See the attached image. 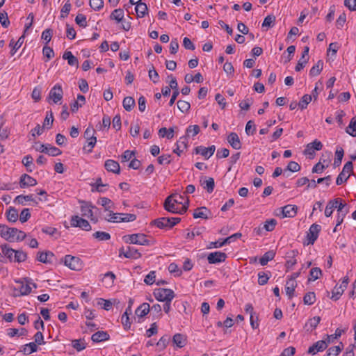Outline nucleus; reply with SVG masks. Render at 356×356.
Segmentation results:
<instances>
[{
    "label": "nucleus",
    "mask_w": 356,
    "mask_h": 356,
    "mask_svg": "<svg viewBox=\"0 0 356 356\" xmlns=\"http://www.w3.org/2000/svg\"><path fill=\"white\" fill-rule=\"evenodd\" d=\"M175 196V195H170L168 197H167L163 204L164 209L167 211L172 213L184 214V213L186 212L188 208L189 200L187 199V200L182 205V207L180 209H178L177 205L182 204L181 200L184 199V197L182 195H179V198L180 200H177L173 199Z\"/></svg>",
    "instance_id": "1"
},
{
    "label": "nucleus",
    "mask_w": 356,
    "mask_h": 356,
    "mask_svg": "<svg viewBox=\"0 0 356 356\" xmlns=\"http://www.w3.org/2000/svg\"><path fill=\"white\" fill-rule=\"evenodd\" d=\"M123 240L126 243L136 244L140 245L149 246L154 244L153 240L147 239V236L142 233L132 234L124 236Z\"/></svg>",
    "instance_id": "2"
},
{
    "label": "nucleus",
    "mask_w": 356,
    "mask_h": 356,
    "mask_svg": "<svg viewBox=\"0 0 356 356\" xmlns=\"http://www.w3.org/2000/svg\"><path fill=\"white\" fill-rule=\"evenodd\" d=\"M81 211L82 215L89 218L92 222L95 223L97 222L98 218L97 215L99 212V209L97 207L92 205L91 202L81 201Z\"/></svg>",
    "instance_id": "3"
},
{
    "label": "nucleus",
    "mask_w": 356,
    "mask_h": 356,
    "mask_svg": "<svg viewBox=\"0 0 356 356\" xmlns=\"http://www.w3.org/2000/svg\"><path fill=\"white\" fill-rule=\"evenodd\" d=\"M34 342H30L22 346V351L24 355H30L36 352L38 350L37 345H42L44 344L45 343L44 341L43 334L40 331H38L35 333L34 335Z\"/></svg>",
    "instance_id": "4"
},
{
    "label": "nucleus",
    "mask_w": 356,
    "mask_h": 356,
    "mask_svg": "<svg viewBox=\"0 0 356 356\" xmlns=\"http://www.w3.org/2000/svg\"><path fill=\"white\" fill-rule=\"evenodd\" d=\"M181 221L180 218L162 217L152 221L151 225L160 229H170Z\"/></svg>",
    "instance_id": "5"
},
{
    "label": "nucleus",
    "mask_w": 356,
    "mask_h": 356,
    "mask_svg": "<svg viewBox=\"0 0 356 356\" xmlns=\"http://www.w3.org/2000/svg\"><path fill=\"white\" fill-rule=\"evenodd\" d=\"M64 265L68 267L70 269L73 270H81L83 267V263L81 259L75 256H72L70 254L65 255L62 259Z\"/></svg>",
    "instance_id": "6"
},
{
    "label": "nucleus",
    "mask_w": 356,
    "mask_h": 356,
    "mask_svg": "<svg viewBox=\"0 0 356 356\" xmlns=\"http://www.w3.org/2000/svg\"><path fill=\"white\" fill-rule=\"evenodd\" d=\"M154 295L155 298L160 302H171L175 296L172 289L163 288L156 289Z\"/></svg>",
    "instance_id": "7"
},
{
    "label": "nucleus",
    "mask_w": 356,
    "mask_h": 356,
    "mask_svg": "<svg viewBox=\"0 0 356 356\" xmlns=\"http://www.w3.org/2000/svg\"><path fill=\"white\" fill-rule=\"evenodd\" d=\"M353 172V164L352 161H348L343 166L342 171L338 175L336 184L341 185L349 178L351 173Z\"/></svg>",
    "instance_id": "8"
},
{
    "label": "nucleus",
    "mask_w": 356,
    "mask_h": 356,
    "mask_svg": "<svg viewBox=\"0 0 356 356\" xmlns=\"http://www.w3.org/2000/svg\"><path fill=\"white\" fill-rule=\"evenodd\" d=\"M242 234L239 232L235 233L225 239H219L218 241L211 242L209 245L207 246L208 249L211 248H219L222 247L223 245L226 244H229L230 243L234 241L237 238H241Z\"/></svg>",
    "instance_id": "9"
},
{
    "label": "nucleus",
    "mask_w": 356,
    "mask_h": 356,
    "mask_svg": "<svg viewBox=\"0 0 356 356\" xmlns=\"http://www.w3.org/2000/svg\"><path fill=\"white\" fill-rule=\"evenodd\" d=\"M321 230V227L319 225L312 224L307 234V242H304V245H313L318 238Z\"/></svg>",
    "instance_id": "10"
},
{
    "label": "nucleus",
    "mask_w": 356,
    "mask_h": 356,
    "mask_svg": "<svg viewBox=\"0 0 356 356\" xmlns=\"http://www.w3.org/2000/svg\"><path fill=\"white\" fill-rule=\"evenodd\" d=\"M16 282L19 284V286L13 288V296H26L31 293V288L28 282L24 284L22 281L17 280Z\"/></svg>",
    "instance_id": "11"
},
{
    "label": "nucleus",
    "mask_w": 356,
    "mask_h": 356,
    "mask_svg": "<svg viewBox=\"0 0 356 356\" xmlns=\"http://www.w3.org/2000/svg\"><path fill=\"white\" fill-rule=\"evenodd\" d=\"M70 222L72 227H79L86 231L91 230V226L88 221L78 216H72Z\"/></svg>",
    "instance_id": "12"
},
{
    "label": "nucleus",
    "mask_w": 356,
    "mask_h": 356,
    "mask_svg": "<svg viewBox=\"0 0 356 356\" xmlns=\"http://www.w3.org/2000/svg\"><path fill=\"white\" fill-rule=\"evenodd\" d=\"M329 344L330 341H327L326 339L318 341L309 348L307 353L309 354L315 355L318 352H322L325 350Z\"/></svg>",
    "instance_id": "13"
},
{
    "label": "nucleus",
    "mask_w": 356,
    "mask_h": 356,
    "mask_svg": "<svg viewBox=\"0 0 356 356\" xmlns=\"http://www.w3.org/2000/svg\"><path fill=\"white\" fill-rule=\"evenodd\" d=\"M63 89L59 84L55 85L50 90L49 99H51L54 104H57L63 98Z\"/></svg>",
    "instance_id": "14"
},
{
    "label": "nucleus",
    "mask_w": 356,
    "mask_h": 356,
    "mask_svg": "<svg viewBox=\"0 0 356 356\" xmlns=\"http://www.w3.org/2000/svg\"><path fill=\"white\" fill-rule=\"evenodd\" d=\"M227 257V256L225 252H214L208 254L207 261L210 264H216L224 262Z\"/></svg>",
    "instance_id": "15"
},
{
    "label": "nucleus",
    "mask_w": 356,
    "mask_h": 356,
    "mask_svg": "<svg viewBox=\"0 0 356 356\" xmlns=\"http://www.w3.org/2000/svg\"><path fill=\"white\" fill-rule=\"evenodd\" d=\"M122 255L126 258L134 259L140 258L142 256L137 249L130 246H128L125 250L124 248L120 250V256Z\"/></svg>",
    "instance_id": "16"
},
{
    "label": "nucleus",
    "mask_w": 356,
    "mask_h": 356,
    "mask_svg": "<svg viewBox=\"0 0 356 356\" xmlns=\"http://www.w3.org/2000/svg\"><path fill=\"white\" fill-rule=\"evenodd\" d=\"M215 145L205 147L204 146H197L195 148V152L197 154H200L205 157L206 159H209L215 152Z\"/></svg>",
    "instance_id": "17"
},
{
    "label": "nucleus",
    "mask_w": 356,
    "mask_h": 356,
    "mask_svg": "<svg viewBox=\"0 0 356 356\" xmlns=\"http://www.w3.org/2000/svg\"><path fill=\"white\" fill-rule=\"evenodd\" d=\"M37 184L35 179L29 176L27 174H24L20 177L19 185L20 187L24 188L29 186H33Z\"/></svg>",
    "instance_id": "18"
},
{
    "label": "nucleus",
    "mask_w": 356,
    "mask_h": 356,
    "mask_svg": "<svg viewBox=\"0 0 356 356\" xmlns=\"http://www.w3.org/2000/svg\"><path fill=\"white\" fill-rule=\"evenodd\" d=\"M104 167L106 170L108 172L115 174H120V164L113 159L106 160L104 163Z\"/></svg>",
    "instance_id": "19"
},
{
    "label": "nucleus",
    "mask_w": 356,
    "mask_h": 356,
    "mask_svg": "<svg viewBox=\"0 0 356 356\" xmlns=\"http://www.w3.org/2000/svg\"><path fill=\"white\" fill-rule=\"evenodd\" d=\"M227 141L232 148L235 149H240L241 148V143L236 133H230L227 136Z\"/></svg>",
    "instance_id": "20"
},
{
    "label": "nucleus",
    "mask_w": 356,
    "mask_h": 356,
    "mask_svg": "<svg viewBox=\"0 0 356 356\" xmlns=\"http://www.w3.org/2000/svg\"><path fill=\"white\" fill-rule=\"evenodd\" d=\"M297 207L295 205L287 204L282 208V218H293L296 215Z\"/></svg>",
    "instance_id": "21"
},
{
    "label": "nucleus",
    "mask_w": 356,
    "mask_h": 356,
    "mask_svg": "<svg viewBox=\"0 0 356 356\" xmlns=\"http://www.w3.org/2000/svg\"><path fill=\"white\" fill-rule=\"evenodd\" d=\"M54 257V254L51 251L39 252L37 255V260L44 264L51 263V259Z\"/></svg>",
    "instance_id": "22"
},
{
    "label": "nucleus",
    "mask_w": 356,
    "mask_h": 356,
    "mask_svg": "<svg viewBox=\"0 0 356 356\" xmlns=\"http://www.w3.org/2000/svg\"><path fill=\"white\" fill-rule=\"evenodd\" d=\"M109 338V334L105 331H97L91 337L92 341L95 343L107 341Z\"/></svg>",
    "instance_id": "23"
},
{
    "label": "nucleus",
    "mask_w": 356,
    "mask_h": 356,
    "mask_svg": "<svg viewBox=\"0 0 356 356\" xmlns=\"http://www.w3.org/2000/svg\"><path fill=\"white\" fill-rule=\"evenodd\" d=\"M208 213L211 214V211L205 207H202L200 208H197L195 210L193 213V218H203V219H208Z\"/></svg>",
    "instance_id": "24"
},
{
    "label": "nucleus",
    "mask_w": 356,
    "mask_h": 356,
    "mask_svg": "<svg viewBox=\"0 0 356 356\" xmlns=\"http://www.w3.org/2000/svg\"><path fill=\"white\" fill-rule=\"evenodd\" d=\"M201 186L204 188V189L207 190V191L209 193L213 191L215 187V181L213 178L212 177H205L204 181H200Z\"/></svg>",
    "instance_id": "25"
},
{
    "label": "nucleus",
    "mask_w": 356,
    "mask_h": 356,
    "mask_svg": "<svg viewBox=\"0 0 356 356\" xmlns=\"http://www.w3.org/2000/svg\"><path fill=\"white\" fill-rule=\"evenodd\" d=\"M172 342L178 348H183L186 344V337L182 334L177 333L172 337Z\"/></svg>",
    "instance_id": "26"
},
{
    "label": "nucleus",
    "mask_w": 356,
    "mask_h": 356,
    "mask_svg": "<svg viewBox=\"0 0 356 356\" xmlns=\"http://www.w3.org/2000/svg\"><path fill=\"white\" fill-rule=\"evenodd\" d=\"M150 310V306L148 303L144 302L141 304L135 311V314L138 317H143L146 316Z\"/></svg>",
    "instance_id": "27"
},
{
    "label": "nucleus",
    "mask_w": 356,
    "mask_h": 356,
    "mask_svg": "<svg viewBox=\"0 0 356 356\" xmlns=\"http://www.w3.org/2000/svg\"><path fill=\"white\" fill-rule=\"evenodd\" d=\"M24 35L19 37V38L18 39V40L17 42H15L14 39H12L10 40L9 47H10L12 48L11 51H10L11 56H13L16 53L17 50L20 48V47L22 46V44L24 42Z\"/></svg>",
    "instance_id": "28"
},
{
    "label": "nucleus",
    "mask_w": 356,
    "mask_h": 356,
    "mask_svg": "<svg viewBox=\"0 0 356 356\" xmlns=\"http://www.w3.org/2000/svg\"><path fill=\"white\" fill-rule=\"evenodd\" d=\"M63 58L64 60H67V63L70 66H76L79 65V61L76 57H75L71 51H66L63 55Z\"/></svg>",
    "instance_id": "29"
},
{
    "label": "nucleus",
    "mask_w": 356,
    "mask_h": 356,
    "mask_svg": "<svg viewBox=\"0 0 356 356\" xmlns=\"http://www.w3.org/2000/svg\"><path fill=\"white\" fill-rule=\"evenodd\" d=\"M6 215L7 220L10 222H15L19 217L17 210L12 207L6 211Z\"/></svg>",
    "instance_id": "30"
},
{
    "label": "nucleus",
    "mask_w": 356,
    "mask_h": 356,
    "mask_svg": "<svg viewBox=\"0 0 356 356\" xmlns=\"http://www.w3.org/2000/svg\"><path fill=\"white\" fill-rule=\"evenodd\" d=\"M2 253L8 258L10 261H13L15 250L10 248L8 244H3L1 245Z\"/></svg>",
    "instance_id": "31"
},
{
    "label": "nucleus",
    "mask_w": 356,
    "mask_h": 356,
    "mask_svg": "<svg viewBox=\"0 0 356 356\" xmlns=\"http://www.w3.org/2000/svg\"><path fill=\"white\" fill-rule=\"evenodd\" d=\"M27 330L26 328H21L18 330L17 328H9L7 330V334L10 337H13L15 336H24L27 334Z\"/></svg>",
    "instance_id": "32"
},
{
    "label": "nucleus",
    "mask_w": 356,
    "mask_h": 356,
    "mask_svg": "<svg viewBox=\"0 0 356 356\" xmlns=\"http://www.w3.org/2000/svg\"><path fill=\"white\" fill-rule=\"evenodd\" d=\"M323 62L322 60H318L316 65H314L309 71V76H316L318 75L321 71L323 70Z\"/></svg>",
    "instance_id": "33"
},
{
    "label": "nucleus",
    "mask_w": 356,
    "mask_h": 356,
    "mask_svg": "<svg viewBox=\"0 0 356 356\" xmlns=\"http://www.w3.org/2000/svg\"><path fill=\"white\" fill-rule=\"evenodd\" d=\"M297 284L295 281L288 280L285 286V291L289 299L293 296Z\"/></svg>",
    "instance_id": "34"
},
{
    "label": "nucleus",
    "mask_w": 356,
    "mask_h": 356,
    "mask_svg": "<svg viewBox=\"0 0 356 356\" xmlns=\"http://www.w3.org/2000/svg\"><path fill=\"white\" fill-rule=\"evenodd\" d=\"M122 213H114L112 211H109L108 213L105 216L104 219L108 222H120L121 216Z\"/></svg>",
    "instance_id": "35"
},
{
    "label": "nucleus",
    "mask_w": 356,
    "mask_h": 356,
    "mask_svg": "<svg viewBox=\"0 0 356 356\" xmlns=\"http://www.w3.org/2000/svg\"><path fill=\"white\" fill-rule=\"evenodd\" d=\"M275 256V252L273 250H270L266 252L259 260L260 264L261 266H266L269 261H271L274 259Z\"/></svg>",
    "instance_id": "36"
},
{
    "label": "nucleus",
    "mask_w": 356,
    "mask_h": 356,
    "mask_svg": "<svg viewBox=\"0 0 356 356\" xmlns=\"http://www.w3.org/2000/svg\"><path fill=\"white\" fill-rule=\"evenodd\" d=\"M346 132L353 137H356V115L354 116L346 129Z\"/></svg>",
    "instance_id": "37"
},
{
    "label": "nucleus",
    "mask_w": 356,
    "mask_h": 356,
    "mask_svg": "<svg viewBox=\"0 0 356 356\" xmlns=\"http://www.w3.org/2000/svg\"><path fill=\"white\" fill-rule=\"evenodd\" d=\"M138 17H143L147 12V6L146 3L140 2L138 3L135 8Z\"/></svg>",
    "instance_id": "38"
},
{
    "label": "nucleus",
    "mask_w": 356,
    "mask_h": 356,
    "mask_svg": "<svg viewBox=\"0 0 356 356\" xmlns=\"http://www.w3.org/2000/svg\"><path fill=\"white\" fill-rule=\"evenodd\" d=\"M122 104L127 111H131L135 106V100L131 97H126L123 99Z\"/></svg>",
    "instance_id": "39"
},
{
    "label": "nucleus",
    "mask_w": 356,
    "mask_h": 356,
    "mask_svg": "<svg viewBox=\"0 0 356 356\" xmlns=\"http://www.w3.org/2000/svg\"><path fill=\"white\" fill-rule=\"evenodd\" d=\"M92 236L99 241H105L111 238L109 233L106 232L97 231L92 234Z\"/></svg>",
    "instance_id": "40"
},
{
    "label": "nucleus",
    "mask_w": 356,
    "mask_h": 356,
    "mask_svg": "<svg viewBox=\"0 0 356 356\" xmlns=\"http://www.w3.org/2000/svg\"><path fill=\"white\" fill-rule=\"evenodd\" d=\"M124 17V10L121 8L115 9L110 15L111 19L120 22Z\"/></svg>",
    "instance_id": "41"
},
{
    "label": "nucleus",
    "mask_w": 356,
    "mask_h": 356,
    "mask_svg": "<svg viewBox=\"0 0 356 356\" xmlns=\"http://www.w3.org/2000/svg\"><path fill=\"white\" fill-rule=\"evenodd\" d=\"M337 202V199H334L332 200H330L325 207V216L326 217H330L332 216L334 209H335L336 206L334 204Z\"/></svg>",
    "instance_id": "42"
},
{
    "label": "nucleus",
    "mask_w": 356,
    "mask_h": 356,
    "mask_svg": "<svg viewBox=\"0 0 356 356\" xmlns=\"http://www.w3.org/2000/svg\"><path fill=\"white\" fill-rule=\"evenodd\" d=\"M26 201H33V195H17L14 200V203L23 205Z\"/></svg>",
    "instance_id": "43"
},
{
    "label": "nucleus",
    "mask_w": 356,
    "mask_h": 356,
    "mask_svg": "<svg viewBox=\"0 0 356 356\" xmlns=\"http://www.w3.org/2000/svg\"><path fill=\"white\" fill-rule=\"evenodd\" d=\"M26 258L27 254L24 251L21 250H15L13 261L20 263L24 261Z\"/></svg>",
    "instance_id": "44"
},
{
    "label": "nucleus",
    "mask_w": 356,
    "mask_h": 356,
    "mask_svg": "<svg viewBox=\"0 0 356 356\" xmlns=\"http://www.w3.org/2000/svg\"><path fill=\"white\" fill-rule=\"evenodd\" d=\"M72 347L76 349L77 351H81L86 348V343L84 339H74L72 341Z\"/></svg>",
    "instance_id": "45"
},
{
    "label": "nucleus",
    "mask_w": 356,
    "mask_h": 356,
    "mask_svg": "<svg viewBox=\"0 0 356 356\" xmlns=\"http://www.w3.org/2000/svg\"><path fill=\"white\" fill-rule=\"evenodd\" d=\"M97 203L99 204H101L102 207H104L105 209V211H109L110 209L113 205V203L112 202V201L109 198L105 197H100L98 200Z\"/></svg>",
    "instance_id": "46"
},
{
    "label": "nucleus",
    "mask_w": 356,
    "mask_h": 356,
    "mask_svg": "<svg viewBox=\"0 0 356 356\" xmlns=\"http://www.w3.org/2000/svg\"><path fill=\"white\" fill-rule=\"evenodd\" d=\"M270 272H268V274L267 273L261 271L258 273V284L259 285H265L267 284L270 277Z\"/></svg>",
    "instance_id": "47"
},
{
    "label": "nucleus",
    "mask_w": 356,
    "mask_h": 356,
    "mask_svg": "<svg viewBox=\"0 0 356 356\" xmlns=\"http://www.w3.org/2000/svg\"><path fill=\"white\" fill-rule=\"evenodd\" d=\"M316 301V295L314 292H308L303 297V302L305 305H312Z\"/></svg>",
    "instance_id": "48"
},
{
    "label": "nucleus",
    "mask_w": 356,
    "mask_h": 356,
    "mask_svg": "<svg viewBox=\"0 0 356 356\" xmlns=\"http://www.w3.org/2000/svg\"><path fill=\"white\" fill-rule=\"evenodd\" d=\"M45 154L51 156H56L61 154L62 151L56 147L52 146L50 144H47V152Z\"/></svg>",
    "instance_id": "49"
},
{
    "label": "nucleus",
    "mask_w": 356,
    "mask_h": 356,
    "mask_svg": "<svg viewBox=\"0 0 356 356\" xmlns=\"http://www.w3.org/2000/svg\"><path fill=\"white\" fill-rule=\"evenodd\" d=\"M312 99V95L307 94L303 95L298 103V106L302 110L306 108L307 105L311 102Z\"/></svg>",
    "instance_id": "50"
},
{
    "label": "nucleus",
    "mask_w": 356,
    "mask_h": 356,
    "mask_svg": "<svg viewBox=\"0 0 356 356\" xmlns=\"http://www.w3.org/2000/svg\"><path fill=\"white\" fill-rule=\"evenodd\" d=\"M321 275H322V270H321L320 268H318V267L312 268L309 272L310 277L308 279V281L316 280L317 279L319 278V277Z\"/></svg>",
    "instance_id": "51"
},
{
    "label": "nucleus",
    "mask_w": 356,
    "mask_h": 356,
    "mask_svg": "<svg viewBox=\"0 0 356 356\" xmlns=\"http://www.w3.org/2000/svg\"><path fill=\"white\" fill-rule=\"evenodd\" d=\"M33 159L31 155H26L22 159V163L26 168L28 172H31L33 169L31 168V166H34L33 164Z\"/></svg>",
    "instance_id": "52"
},
{
    "label": "nucleus",
    "mask_w": 356,
    "mask_h": 356,
    "mask_svg": "<svg viewBox=\"0 0 356 356\" xmlns=\"http://www.w3.org/2000/svg\"><path fill=\"white\" fill-rule=\"evenodd\" d=\"M343 348V343L341 342L339 346H333L327 350V355L326 356H331L334 355L336 356L339 354V353L341 351V350Z\"/></svg>",
    "instance_id": "53"
},
{
    "label": "nucleus",
    "mask_w": 356,
    "mask_h": 356,
    "mask_svg": "<svg viewBox=\"0 0 356 356\" xmlns=\"http://www.w3.org/2000/svg\"><path fill=\"white\" fill-rule=\"evenodd\" d=\"M170 340V337L169 335L165 334L163 335L159 341L157 342L156 345L161 350H163L166 348L167 345L169 343Z\"/></svg>",
    "instance_id": "54"
},
{
    "label": "nucleus",
    "mask_w": 356,
    "mask_h": 356,
    "mask_svg": "<svg viewBox=\"0 0 356 356\" xmlns=\"http://www.w3.org/2000/svg\"><path fill=\"white\" fill-rule=\"evenodd\" d=\"M275 17L273 15H269L264 18L262 23L263 27L271 28L275 25Z\"/></svg>",
    "instance_id": "55"
},
{
    "label": "nucleus",
    "mask_w": 356,
    "mask_h": 356,
    "mask_svg": "<svg viewBox=\"0 0 356 356\" xmlns=\"http://www.w3.org/2000/svg\"><path fill=\"white\" fill-rule=\"evenodd\" d=\"M276 225L277 220L274 218H272L270 220H267L264 222L263 228L267 232H271L275 229Z\"/></svg>",
    "instance_id": "56"
},
{
    "label": "nucleus",
    "mask_w": 356,
    "mask_h": 356,
    "mask_svg": "<svg viewBox=\"0 0 356 356\" xmlns=\"http://www.w3.org/2000/svg\"><path fill=\"white\" fill-rule=\"evenodd\" d=\"M0 23L4 28L8 27L10 25V20L8 17V14L6 11H0Z\"/></svg>",
    "instance_id": "57"
},
{
    "label": "nucleus",
    "mask_w": 356,
    "mask_h": 356,
    "mask_svg": "<svg viewBox=\"0 0 356 356\" xmlns=\"http://www.w3.org/2000/svg\"><path fill=\"white\" fill-rule=\"evenodd\" d=\"M177 107L182 113H186L189 111L191 104L189 102L183 100H179L177 103Z\"/></svg>",
    "instance_id": "58"
},
{
    "label": "nucleus",
    "mask_w": 356,
    "mask_h": 356,
    "mask_svg": "<svg viewBox=\"0 0 356 356\" xmlns=\"http://www.w3.org/2000/svg\"><path fill=\"white\" fill-rule=\"evenodd\" d=\"M90 6L94 10H99L104 7L103 0H90Z\"/></svg>",
    "instance_id": "59"
},
{
    "label": "nucleus",
    "mask_w": 356,
    "mask_h": 356,
    "mask_svg": "<svg viewBox=\"0 0 356 356\" xmlns=\"http://www.w3.org/2000/svg\"><path fill=\"white\" fill-rule=\"evenodd\" d=\"M301 169L300 165L296 161H290L284 171H291L292 172H297Z\"/></svg>",
    "instance_id": "60"
},
{
    "label": "nucleus",
    "mask_w": 356,
    "mask_h": 356,
    "mask_svg": "<svg viewBox=\"0 0 356 356\" xmlns=\"http://www.w3.org/2000/svg\"><path fill=\"white\" fill-rule=\"evenodd\" d=\"M42 54L44 57L47 58L45 61H48L49 59L54 56V51L52 48L45 45L42 49Z\"/></svg>",
    "instance_id": "61"
},
{
    "label": "nucleus",
    "mask_w": 356,
    "mask_h": 356,
    "mask_svg": "<svg viewBox=\"0 0 356 356\" xmlns=\"http://www.w3.org/2000/svg\"><path fill=\"white\" fill-rule=\"evenodd\" d=\"M320 321L321 317L314 316V318L309 319V321L305 324V327L309 325V327H311V330H313L318 326Z\"/></svg>",
    "instance_id": "62"
},
{
    "label": "nucleus",
    "mask_w": 356,
    "mask_h": 356,
    "mask_svg": "<svg viewBox=\"0 0 356 356\" xmlns=\"http://www.w3.org/2000/svg\"><path fill=\"white\" fill-rule=\"evenodd\" d=\"M52 35L53 31L51 29H47L42 33L41 38L45 41L46 45L50 42Z\"/></svg>",
    "instance_id": "63"
},
{
    "label": "nucleus",
    "mask_w": 356,
    "mask_h": 356,
    "mask_svg": "<svg viewBox=\"0 0 356 356\" xmlns=\"http://www.w3.org/2000/svg\"><path fill=\"white\" fill-rule=\"evenodd\" d=\"M71 7H72V5H71L70 0L66 1V2L65 3L64 6H63V8L61 9L60 17H63V18L67 17L70 13Z\"/></svg>",
    "instance_id": "64"
}]
</instances>
